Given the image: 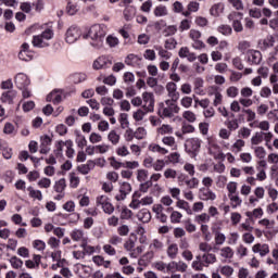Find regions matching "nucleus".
Wrapping results in <instances>:
<instances>
[{
    "mask_svg": "<svg viewBox=\"0 0 278 278\" xmlns=\"http://www.w3.org/2000/svg\"><path fill=\"white\" fill-rule=\"evenodd\" d=\"M169 99H166L165 102H159L157 113L161 118H165V116H174V112H179L180 106H178V98H180L179 91H177V85H175L174 77H170V81L166 85Z\"/></svg>",
    "mask_w": 278,
    "mask_h": 278,
    "instance_id": "nucleus-1",
    "label": "nucleus"
},
{
    "mask_svg": "<svg viewBox=\"0 0 278 278\" xmlns=\"http://www.w3.org/2000/svg\"><path fill=\"white\" fill-rule=\"evenodd\" d=\"M105 34L106 31L102 24H92L88 34L84 35V38H90V43L93 45L94 49H101L104 42Z\"/></svg>",
    "mask_w": 278,
    "mask_h": 278,
    "instance_id": "nucleus-2",
    "label": "nucleus"
},
{
    "mask_svg": "<svg viewBox=\"0 0 278 278\" xmlns=\"http://www.w3.org/2000/svg\"><path fill=\"white\" fill-rule=\"evenodd\" d=\"M109 160L111 166H123L122 177H125L127 181L132 177L134 169H137V167L140 166L138 160H126L125 163H121V161L116 160L115 156H110Z\"/></svg>",
    "mask_w": 278,
    "mask_h": 278,
    "instance_id": "nucleus-3",
    "label": "nucleus"
},
{
    "mask_svg": "<svg viewBox=\"0 0 278 278\" xmlns=\"http://www.w3.org/2000/svg\"><path fill=\"white\" fill-rule=\"evenodd\" d=\"M53 36L52 28H46L45 31H41V35H33V45L37 49H46L47 45H49V39L53 38Z\"/></svg>",
    "mask_w": 278,
    "mask_h": 278,
    "instance_id": "nucleus-4",
    "label": "nucleus"
},
{
    "mask_svg": "<svg viewBox=\"0 0 278 278\" xmlns=\"http://www.w3.org/2000/svg\"><path fill=\"white\" fill-rule=\"evenodd\" d=\"M200 250L203 251V255L201 257L202 269H204V265H210L212 262H216V255L212 252V244H208L206 239L201 241Z\"/></svg>",
    "mask_w": 278,
    "mask_h": 278,
    "instance_id": "nucleus-5",
    "label": "nucleus"
},
{
    "mask_svg": "<svg viewBox=\"0 0 278 278\" xmlns=\"http://www.w3.org/2000/svg\"><path fill=\"white\" fill-rule=\"evenodd\" d=\"M62 91L58 90V88H54L53 91H49V96H47V106H43L46 116H51V112H53L51 102H53L54 105H58V103L62 102Z\"/></svg>",
    "mask_w": 278,
    "mask_h": 278,
    "instance_id": "nucleus-6",
    "label": "nucleus"
},
{
    "mask_svg": "<svg viewBox=\"0 0 278 278\" xmlns=\"http://www.w3.org/2000/svg\"><path fill=\"white\" fill-rule=\"evenodd\" d=\"M201 144L202 138H187L185 141L186 152L194 157V155H199V152H201Z\"/></svg>",
    "mask_w": 278,
    "mask_h": 278,
    "instance_id": "nucleus-7",
    "label": "nucleus"
},
{
    "mask_svg": "<svg viewBox=\"0 0 278 278\" xmlns=\"http://www.w3.org/2000/svg\"><path fill=\"white\" fill-rule=\"evenodd\" d=\"M142 99H143V116H147V112H154L155 96L153 91H142Z\"/></svg>",
    "mask_w": 278,
    "mask_h": 278,
    "instance_id": "nucleus-8",
    "label": "nucleus"
},
{
    "mask_svg": "<svg viewBox=\"0 0 278 278\" xmlns=\"http://www.w3.org/2000/svg\"><path fill=\"white\" fill-rule=\"evenodd\" d=\"M112 64L113 60L111 56H98L97 60H93L92 66L93 70H106Z\"/></svg>",
    "mask_w": 278,
    "mask_h": 278,
    "instance_id": "nucleus-9",
    "label": "nucleus"
},
{
    "mask_svg": "<svg viewBox=\"0 0 278 278\" xmlns=\"http://www.w3.org/2000/svg\"><path fill=\"white\" fill-rule=\"evenodd\" d=\"M241 10H238L237 13H228V20H232L233 30H243Z\"/></svg>",
    "mask_w": 278,
    "mask_h": 278,
    "instance_id": "nucleus-10",
    "label": "nucleus"
},
{
    "mask_svg": "<svg viewBox=\"0 0 278 278\" xmlns=\"http://www.w3.org/2000/svg\"><path fill=\"white\" fill-rule=\"evenodd\" d=\"M16 97H17V91H16V88H14L13 81H12V88H8V91H2L1 102H8L9 105H13Z\"/></svg>",
    "mask_w": 278,
    "mask_h": 278,
    "instance_id": "nucleus-11",
    "label": "nucleus"
},
{
    "mask_svg": "<svg viewBox=\"0 0 278 278\" xmlns=\"http://www.w3.org/2000/svg\"><path fill=\"white\" fill-rule=\"evenodd\" d=\"M81 29L76 26V24H72L71 28H67L65 38L68 43H73V41H77L80 38Z\"/></svg>",
    "mask_w": 278,
    "mask_h": 278,
    "instance_id": "nucleus-12",
    "label": "nucleus"
},
{
    "mask_svg": "<svg viewBox=\"0 0 278 278\" xmlns=\"http://www.w3.org/2000/svg\"><path fill=\"white\" fill-rule=\"evenodd\" d=\"M14 80L16 88H21L24 97L25 86L26 84H30V77H28V74H23V72H20V74H15Z\"/></svg>",
    "mask_w": 278,
    "mask_h": 278,
    "instance_id": "nucleus-13",
    "label": "nucleus"
},
{
    "mask_svg": "<svg viewBox=\"0 0 278 278\" xmlns=\"http://www.w3.org/2000/svg\"><path fill=\"white\" fill-rule=\"evenodd\" d=\"M267 166H268V163L265 160V156H262L260 163H256L257 180H266V178H267V174H266Z\"/></svg>",
    "mask_w": 278,
    "mask_h": 278,
    "instance_id": "nucleus-14",
    "label": "nucleus"
},
{
    "mask_svg": "<svg viewBox=\"0 0 278 278\" xmlns=\"http://www.w3.org/2000/svg\"><path fill=\"white\" fill-rule=\"evenodd\" d=\"M248 55V63H262V52H261V48L258 46V49H249V51L247 52Z\"/></svg>",
    "mask_w": 278,
    "mask_h": 278,
    "instance_id": "nucleus-15",
    "label": "nucleus"
},
{
    "mask_svg": "<svg viewBox=\"0 0 278 278\" xmlns=\"http://www.w3.org/2000/svg\"><path fill=\"white\" fill-rule=\"evenodd\" d=\"M132 187L128 180H123V185L119 186V194L116 195L117 201H124L127 198V194H130Z\"/></svg>",
    "mask_w": 278,
    "mask_h": 278,
    "instance_id": "nucleus-16",
    "label": "nucleus"
},
{
    "mask_svg": "<svg viewBox=\"0 0 278 278\" xmlns=\"http://www.w3.org/2000/svg\"><path fill=\"white\" fill-rule=\"evenodd\" d=\"M51 144H52V138L50 137V135H41V139H40L41 155H47V153L50 152Z\"/></svg>",
    "mask_w": 278,
    "mask_h": 278,
    "instance_id": "nucleus-17",
    "label": "nucleus"
},
{
    "mask_svg": "<svg viewBox=\"0 0 278 278\" xmlns=\"http://www.w3.org/2000/svg\"><path fill=\"white\" fill-rule=\"evenodd\" d=\"M199 198H202L203 205H204V201H210V200L215 201L216 193L215 191L210 190L207 186L203 185V188H200Z\"/></svg>",
    "mask_w": 278,
    "mask_h": 278,
    "instance_id": "nucleus-18",
    "label": "nucleus"
},
{
    "mask_svg": "<svg viewBox=\"0 0 278 278\" xmlns=\"http://www.w3.org/2000/svg\"><path fill=\"white\" fill-rule=\"evenodd\" d=\"M163 248H164L163 241H160L159 238H154L153 241H151V244H150V248H149V252H148L149 258H153L156 251H162Z\"/></svg>",
    "mask_w": 278,
    "mask_h": 278,
    "instance_id": "nucleus-19",
    "label": "nucleus"
},
{
    "mask_svg": "<svg viewBox=\"0 0 278 278\" xmlns=\"http://www.w3.org/2000/svg\"><path fill=\"white\" fill-rule=\"evenodd\" d=\"M273 45H275V37L274 35H267L266 38H260L258 47L261 52H265L267 49H273Z\"/></svg>",
    "mask_w": 278,
    "mask_h": 278,
    "instance_id": "nucleus-20",
    "label": "nucleus"
},
{
    "mask_svg": "<svg viewBox=\"0 0 278 278\" xmlns=\"http://www.w3.org/2000/svg\"><path fill=\"white\" fill-rule=\"evenodd\" d=\"M225 123H227V127H228V130H229V138H230L231 130H238V127H240L239 121L236 117L233 110H231L230 116H229V113H228V119L225 121Z\"/></svg>",
    "mask_w": 278,
    "mask_h": 278,
    "instance_id": "nucleus-21",
    "label": "nucleus"
},
{
    "mask_svg": "<svg viewBox=\"0 0 278 278\" xmlns=\"http://www.w3.org/2000/svg\"><path fill=\"white\" fill-rule=\"evenodd\" d=\"M178 55H180L181 59H189V63H194V59H197V52H191L189 46H181Z\"/></svg>",
    "mask_w": 278,
    "mask_h": 278,
    "instance_id": "nucleus-22",
    "label": "nucleus"
},
{
    "mask_svg": "<svg viewBox=\"0 0 278 278\" xmlns=\"http://www.w3.org/2000/svg\"><path fill=\"white\" fill-rule=\"evenodd\" d=\"M34 52L30 49V46L28 42H23L22 48L18 52V59H33Z\"/></svg>",
    "mask_w": 278,
    "mask_h": 278,
    "instance_id": "nucleus-23",
    "label": "nucleus"
},
{
    "mask_svg": "<svg viewBox=\"0 0 278 278\" xmlns=\"http://www.w3.org/2000/svg\"><path fill=\"white\" fill-rule=\"evenodd\" d=\"M34 52L30 49V46L28 42H23L22 48L18 52V59H33Z\"/></svg>",
    "mask_w": 278,
    "mask_h": 278,
    "instance_id": "nucleus-24",
    "label": "nucleus"
},
{
    "mask_svg": "<svg viewBox=\"0 0 278 278\" xmlns=\"http://www.w3.org/2000/svg\"><path fill=\"white\" fill-rule=\"evenodd\" d=\"M245 216H249V219H258V223H261L262 216H264V210H262V205H258L256 210L247 211Z\"/></svg>",
    "mask_w": 278,
    "mask_h": 278,
    "instance_id": "nucleus-25",
    "label": "nucleus"
},
{
    "mask_svg": "<svg viewBox=\"0 0 278 278\" xmlns=\"http://www.w3.org/2000/svg\"><path fill=\"white\" fill-rule=\"evenodd\" d=\"M92 262L96 263V265H104V269H110L111 258H104V255H92Z\"/></svg>",
    "mask_w": 278,
    "mask_h": 278,
    "instance_id": "nucleus-26",
    "label": "nucleus"
},
{
    "mask_svg": "<svg viewBox=\"0 0 278 278\" xmlns=\"http://www.w3.org/2000/svg\"><path fill=\"white\" fill-rule=\"evenodd\" d=\"M140 198H141V188L139 186V191H134V195L130 202L131 212H132V208H139V205H141Z\"/></svg>",
    "mask_w": 278,
    "mask_h": 278,
    "instance_id": "nucleus-27",
    "label": "nucleus"
},
{
    "mask_svg": "<svg viewBox=\"0 0 278 278\" xmlns=\"http://www.w3.org/2000/svg\"><path fill=\"white\" fill-rule=\"evenodd\" d=\"M160 55H165L166 59L162 60L160 63L161 70H169L170 63H168V58L170 52H167L166 46L165 49H160Z\"/></svg>",
    "mask_w": 278,
    "mask_h": 278,
    "instance_id": "nucleus-28",
    "label": "nucleus"
},
{
    "mask_svg": "<svg viewBox=\"0 0 278 278\" xmlns=\"http://www.w3.org/2000/svg\"><path fill=\"white\" fill-rule=\"evenodd\" d=\"M70 80L73 84H81L83 80H87V74H84V72H76V74H70Z\"/></svg>",
    "mask_w": 278,
    "mask_h": 278,
    "instance_id": "nucleus-29",
    "label": "nucleus"
},
{
    "mask_svg": "<svg viewBox=\"0 0 278 278\" xmlns=\"http://www.w3.org/2000/svg\"><path fill=\"white\" fill-rule=\"evenodd\" d=\"M65 188H66V177H60V180H55L54 191H59L60 194H63V198L65 193Z\"/></svg>",
    "mask_w": 278,
    "mask_h": 278,
    "instance_id": "nucleus-30",
    "label": "nucleus"
},
{
    "mask_svg": "<svg viewBox=\"0 0 278 278\" xmlns=\"http://www.w3.org/2000/svg\"><path fill=\"white\" fill-rule=\"evenodd\" d=\"M227 187H228L229 198L231 201L232 208H235L233 198H235V192L237 191V187H238L237 180H230L229 185H227Z\"/></svg>",
    "mask_w": 278,
    "mask_h": 278,
    "instance_id": "nucleus-31",
    "label": "nucleus"
},
{
    "mask_svg": "<svg viewBox=\"0 0 278 278\" xmlns=\"http://www.w3.org/2000/svg\"><path fill=\"white\" fill-rule=\"evenodd\" d=\"M137 216L141 223H150V219H152V213H150V210H139Z\"/></svg>",
    "mask_w": 278,
    "mask_h": 278,
    "instance_id": "nucleus-32",
    "label": "nucleus"
},
{
    "mask_svg": "<svg viewBox=\"0 0 278 278\" xmlns=\"http://www.w3.org/2000/svg\"><path fill=\"white\" fill-rule=\"evenodd\" d=\"M168 9L164 7L163 1L160 0L159 7H154V16H167Z\"/></svg>",
    "mask_w": 278,
    "mask_h": 278,
    "instance_id": "nucleus-33",
    "label": "nucleus"
},
{
    "mask_svg": "<svg viewBox=\"0 0 278 278\" xmlns=\"http://www.w3.org/2000/svg\"><path fill=\"white\" fill-rule=\"evenodd\" d=\"M136 13H137L136 7H132L131 3H128V7H126V10H124L125 20H134V16H136Z\"/></svg>",
    "mask_w": 278,
    "mask_h": 278,
    "instance_id": "nucleus-34",
    "label": "nucleus"
},
{
    "mask_svg": "<svg viewBox=\"0 0 278 278\" xmlns=\"http://www.w3.org/2000/svg\"><path fill=\"white\" fill-rule=\"evenodd\" d=\"M253 251H260V255H268L270 248L269 244H253Z\"/></svg>",
    "mask_w": 278,
    "mask_h": 278,
    "instance_id": "nucleus-35",
    "label": "nucleus"
},
{
    "mask_svg": "<svg viewBox=\"0 0 278 278\" xmlns=\"http://www.w3.org/2000/svg\"><path fill=\"white\" fill-rule=\"evenodd\" d=\"M195 130V127L192 126V124H184L182 125V132L181 131H176L177 138H182L184 134H193Z\"/></svg>",
    "mask_w": 278,
    "mask_h": 278,
    "instance_id": "nucleus-36",
    "label": "nucleus"
},
{
    "mask_svg": "<svg viewBox=\"0 0 278 278\" xmlns=\"http://www.w3.org/2000/svg\"><path fill=\"white\" fill-rule=\"evenodd\" d=\"M93 216H97V210H92L91 215L86 216V218L84 219L85 230H90L91 226H93Z\"/></svg>",
    "mask_w": 278,
    "mask_h": 278,
    "instance_id": "nucleus-37",
    "label": "nucleus"
},
{
    "mask_svg": "<svg viewBox=\"0 0 278 278\" xmlns=\"http://www.w3.org/2000/svg\"><path fill=\"white\" fill-rule=\"evenodd\" d=\"M117 169H121V166H113V170H110L109 174H106L108 180H110V184H113V181H117L119 178V174Z\"/></svg>",
    "mask_w": 278,
    "mask_h": 278,
    "instance_id": "nucleus-38",
    "label": "nucleus"
},
{
    "mask_svg": "<svg viewBox=\"0 0 278 278\" xmlns=\"http://www.w3.org/2000/svg\"><path fill=\"white\" fill-rule=\"evenodd\" d=\"M65 144H66V155L68 157V161L71 162V159H73V155H75L74 141H72V138H68V140L65 141Z\"/></svg>",
    "mask_w": 278,
    "mask_h": 278,
    "instance_id": "nucleus-39",
    "label": "nucleus"
},
{
    "mask_svg": "<svg viewBox=\"0 0 278 278\" xmlns=\"http://www.w3.org/2000/svg\"><path fill=\"white\" fill-rule=\"evenodd\" d=\"M2 155L4 159H12L13 155V149H10L8 146V141H4L2 138Z\"/></svg>",
    "mask_w": 278,
    "mask_h": 278,
    "instance_id": "nucleus-40",
    "label": "nucleus"
},
{
    "mask_svg": "<svg viewBox=\"0 0 278 278\" xmlns=\"http://www.w3.org/2000/svg\"><path fill=\"white\" fill-rule=\"evenodd\" d=\"M178 244L173 243V244H168V249H167V255L169 256V258H177L178 255Z\"/></svg>",
    "mask_w": 278,
    "mask_h": 278,
    "instance_id": "nucleus-41",
    "label": "nucleus"
},
{
    "mask_svg": "<svg viewBox=\"0 0 278 278\" xmlns=\"http://www.w3.org/2000/svg\"><path fill=\"white\" fill-rule=\"evenodd\" d=\"M177 205L178 208H186V212H188L189 216H192L191 205H189V202H187L186 199H179L178 197Z\"/></svg>",
    "mask_w": 278,
    "mask_h": 278,
    "instance_id": "nucleus-42",
    "label": "nucleus"
},
{
    "mask_svg": "<svg viewBox=\"0 0 278 278\" xmlns=\"http://www.w3.org/2000/svg\"><path fill=\"white\" fill-rule=\"evenodd\" d=\"M195 223H200L201 226H204L205 223H210L211 216L208 215V213H202V211H200V215L194 217Z\"/></svg>",
    "mask_w": 278,
    "mask_h": 278,
    "instance_id": "nucleus-43",
    "label": "nucleus"
},
{
    "mask_svg": "<svg viewBox=\"0 0 278 278\" xmlns=\"http://www.w3.org/2000/svg\"><path fill=\"white\" fill-rule=\"evenodd\" d=\"M220 255H223L224 258H233L235 252L230 244H226V247L222 249Z\"/></svg>",
    "mask_w": 278,
    "mask_h": 278,
    "instance_id": "nucleus-44",
    "label": "nucleus"
},
{
    "mask_svg": "<svg viewBox=\"0 0 278 278\" xmlns=\"http://www.w3.org/2000/svg\"><path fill=\"white\" fill-rule=\"evenodd\" d=\"M189 36L190 38H192L193 49H197V41L198 38H201V31H198L197 28H191L189 31Z\"/></svg>",
    "mask_w": 278,
    "mask_h": 278,
    "instance_id": "nucleus-45",
    "label": "nucleus"
},
{
    "mask_svg": "<svg viewBox=\"0 0 278 278\" xmlns=\"http://www.w3.org/2000/svg\"><path fill=\"white\" fill-rule=\"evenodd\" d=\"M103 251H105L106 255H116L112 238L109 239V244H103Z\"/></svg>",
    "mask_w": 278,
    "mask_h": 278,
    "instance_id": "nucleus-46",
    "label": "nucleus"
},
{
    "mask_svg": "<svg viewBox=\"0 0 278 278\" xmlns=\"http://www.w3.org/2000/svg\"><path fill=\"white\" fill-rule=\"evenodd\" d=\"M11 265H13V270L14 269H21L23 263V258H20L18 255H12L10 258Z\"/></svg>",
    "mask_w": 278,
    "mask_h": 278,
    "instance_id": "nucleus-47",
    "label": "nucleus"
},
{
    "mask_svg": "<svg viewBox=\"0 0 278 278\" xmlns=\"http://www.w3.org/2000/svg\"><path fill=\"white\" fill-rule=\"evenodd\" d=\"M144 118V101L142 97L141 106H138V110L134 113V119H143Z\"/></svg>",
    "mask_w": 278,
    "mask_h": 278,
    "instance_id": "nucleus-48",
    "label": "nucleus"
},
{
    "mask_svg": "<svg viewBox=\"0 0 278 278\" xmlns=\"http://www.w3.org/2000/svg\"><path fill=\"white\" fill-rule=\"evenodd\" d=\"M181 219H182V213H179L178 210H173V204H172V210H170L172 223H180Z\"/></svg>",
    "mask_w": 278,
    "mask_h": 278,
    "instance_id": "nucleus-49",
    "label": "nucleus"
},
{
    "mask_svg": "<svg viewBox=\"0 0 278 278\" xmlns=\"http://www.w3.org/2000/svg\"><path fill=\"white\" fill-rule=\"evenodd\" d=\"M27 191L29 192L30 198H38L39 201H42V191L36 190V188H33L30 185L29 188H27Z\"/></svg>",
    "mask_w": 278,
    "mask_h": 278,
    "instance_id": "nucleus-50",
    "label": "nucleus"
},
{
    "mask_svg": "<svg viewBox=\"0 0 278 278\" xmlns=\"http://www.w3.org/2000/svg\"><path fill=\"white\" fill-rule=\"evenodd\" d=\"M119 123L121 127L125 128L126 130L129 127V121H128V113H126L125 110H123V113H119Z\"/></svg>",
    "mask_w": 278,
    "mask_h": 278,
    "instance_id": "nucleus-51",
    "label": "nucleus"
},
{
    "mask_svg": "<svg viewBox=\"0 0 278 278\" xmlns=\"http://www.w3.org/2000/svg\"><path fill=\"white\" fill-rule=\"evenodd\" d=\"M223 10H224L223 3H214L213 7H211L212 16H219V14L223 13Z\"/></svg>",
    "mask_w": 278,
    "mask_h": 278,
    "instance_id": "nucleus-52",
    "label": "nucleus"
},
{
    "mask_svg": "<svg viewBox=\"0 0 278 278\" xmlns=\"http://www.w3.org/2000/svg\"><path fill=\"white\" fill-rule=\"evenodd\" d=\"M81 248H84L85 256L93 255L96 251L94 244H88V241H83Z\"/></svg>",
    "mask_w": 278,
    "mask_h": 278,
    "instance_id": "nucleus-53",
    "label": "nucleus"
},
{
    "mask_svg": "<svg viewBox=\"0 0 278 278\" xmlns=\"http://www.w3.org/2000/svg\"><path fill=\"white\" fill-rule=\"evenodd\" d=\"M202 236L206 240L207 244H210V240H212L211 230L208 227V224H204L203 227H201Z\"/></svg>",
    "mask_w": 278,
    "mask_h": 278,
    "instance_id": "nucleus-54",
    "label": "nucleus"
},
{
    "mask_svg": "<svg viewBox=\"0 0 278 278\" xmlns=\"http://www.w3.org/2000/svg\"><path fill=\"white\" fill-rule=\"evenodd\" d=\"M131 216H134V213L131 212V205L129 210L127 205H124L121 212V219H131Z\"/></svg>",
    "mask_w": 278,
    "mask_h": 278,
    "instance_id": "nucleus-55",
    "label": "nucleus"
},
{
    "mask_svg": "<svg viewBox=\"0 0 278 278\" xmlns=\"http://www.w3.org/2000/svg\"><path fill=\"white\" fill-rule=\"evenodd\" d=\"M193 99L191 93H187V96H184V99H181V105H185V112L188 111L190 105H192Z\"/></svg>",
    "mask_w": 278,
    "mask_h": 278,
    "instance_id": "nucleus-56",
    "label": "nucleus"
},
{
    "mask_svg": "<svg viewBox=\"0 0 278 278\" xmlns=\"http://www.w3.org/2000/svg\"><path fill=\"white\" fill-rule=\"evenodd\" d=\"M163 205H167V211L170 212L172 216V210H173V199L170 195H163L161 199Z\"/></svg>",
    "mask_w": 278,
    "mask_h": 278,
    "instance_id": "nucleus-57",
    "label": "nucleus"
},
{
    "mask_svg": "<svg viewBox=\"0 0 278 278\" xmlns=\"http://www.w3.org/2000/svg\"><path fill=\"white\" fill-rule=\"evenodd\" d=\"M109 141L112 142V144H118L121 141V135H118L117 131H109L108 135Z\"/></svg>",
    "mask_w": 278,
    "mask_h": 278,
    "instance_id": "nucleus-58",
    "label": "nucleus"
},
{
    "mask_svg": "<svg viewBox=\"0 0 278 278\" xmlns=\"http://www.w3.org/2000/svg\"><path fill=\"white\" fill-rule=\"evenodd\" d=\"M147 129L146 127H137L136 131H135V138H137L139 141H141V139L147 138Z\"/></svg>",
    "mask_w": 278,
    "mask_h": 278,
    "instance_id": "nucleus-59",
    "label": "nucleus"
},
{
    "mask_svg": "<svg viewBox=\"0 0 278 278\" xmlns=\"http://www.w3.org/2000/svg\"><path fill=\"white\" fill-rule=\"evenodd\" d=\"M252 144H255L256 148L260 147V142L264 141V135H262V131H256L255 135L251 138Z\"/></svg>",
    "mask_w": 278,
    "mask_h": 278,
    "instance_id": "nucleus-60",
    "label": "nucleus"
},
{
    "mask_svg": "<svg viewBox=\"0 0 278 278\" xmlns=\"http://www.w3.org/2000/svg\"><path fill=\"white\" fill-rule=\"evenodd\" d=\"M200 180L199 177H194V174H191V179L187 177V187H190L192 191V187H199Z\"/></svg>",
    "mask_w": 278,
    "mask_h": 278,
    "instance_id": "nucleus-61",
    "label": "nucleus"
},
{
    "mask_svg": "<svg viewBox=\"0 0 278 278\" xmlns=\"http://www.w3.org/2000/svg\"><path fill=\"white\" fill-rule=\"evenodd\" d=\"M216 244H225L226 235H223L222 230H214Z\"/></svg>",
    "mask_w": 278,
    "mask_h": 278,
    "instance_id": "nucleus-62",
    "label": "nucleus"
},
{
    "mask_svg": "<svg viewBox=\"0 0 278 278\" xmlns=\"http://www.w3.org/2000/svg\"><path fill=\"white\" fill-rule=\"evenodd\" d=\"M139 78L137 81V88H146L144 77H147V71L138 72Z\"/></svg>",
    "mask_w": 278,
    "mask_h": 278,
    "instance_id": "nucleus-63",
    "label": "nucleus"
},
{
    "mask_svg": "<svg viewBox=\"0 0 278 278\" xmlns=\"http://www.w3.org/2000/svg\"><path fill=\"white\" fill-rule=\"evenodd\" d=\"M217 30H219L220 34H232L231 24H219Z\"/></svg>",
    "mask_w": 278,
    "mask_h": 278,
    "instance_id": "nucleus-64",
    "label": "nucleus"
}]
</instances>
